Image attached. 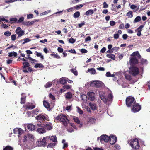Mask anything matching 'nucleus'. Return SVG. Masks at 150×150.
I'll list each match as a JSON object with an SVG mask.
<instances>
[{
	"instance_id": "e2e57ef3",
	"label": "nucleus",
	"mask_w": 150,
	"mask_h": 150,
	"mask_svg": "<svg viewBox=\"0 0 150 150\" xmlns=\"http://www.w3.org/2000/svg\"><path fill=\"white\" fill-rule=\"evenodd\" d=\"M8 18L7 16H0V21H4V18Z\"/></svg>"
},
{
	"instance_id": "2eb2a0df",
	"label": "nucleus",
	"mask_w": 150,
	"mask_h": 150,
	"mask_svg": "<svg viewBox=\"0 0 150 150\" xmlns=\"http://www.w3.org/2000/svg\"><path fill=\"white\" fill-rule=\"evenodd\" d=\"M88 96L89 100L93 101L95 99V94L93 92H89L88 93Z\"/></svg>"
},
{
	"instance_id": "bf43d9fd",
	"label": "nucleus",
	"mask_w": 150,
	"mask_h": 150,
	"mask_svg": "<svg viewBox=\"0 0 150 150\" xmlns=\"http://www.w3.org/2000/svg\"><path fill=\"white\" fill-rule=\"evenodd\" d=\"M114 149L115 150H120V147L119 145L116 144L114 146Z\"/></svg>"
},
{
	"instance_id": "c756f323",
	"label": "nucleus",
	"mask_w": 150,
	"mask_h": 150,
	"mask_svg": "<svg viewBox=\"0 0 150 150\" xmlns=\"http://www.w3.org/2000/svg\"><path fill=\"white\" fill-rule=\"evenodd\" d=\"M130 8L134 10V11L136 12L139 10V8L136 6L134 5H132L130 6Z\"/></svg>"
},
{
	"instance_id": "c03bdc74",
	"label": "nucleus",
	"mask_w": 150,
	"mask_h": 150,
	"mask_svg": "<svg viewBox=\"0 0 150 150\" xmlns=\"http://www.w3.org/2000/svg\"><path fill=\"white\" fill-rule=\"evenodd\" d=\"M73 119L74 120V122L78 124H79L80 121L79 118L76 117H74L73 118Z\"/></svg>"
},
{
	"instance_id": "864d4df0",
	"label": "nucleus",
	"mask_w": 150,
	"mask_h": 150,
	"mask_svg": "<svg viewBox=\"0 0 150 150\" xmlns=\"http://www.w3.org/2000/svg\"><path fill=\"white\" fill-rule=\"evenodd\" d=\"M76 41V40L73 38H70L69 40V42L71 43H74Z\"/></svg>"
},
{
	"instance_id": "680f3d73",
	"label": "nucleus",
	"mask_w": 150,
	"mask_h": 150,
	"mask_svg": "<svg viewBox=\"0 0 150 150\" xmlns=\"http://www.w3.org/2000/svg\"><path fill=\"white\" fill-rule=\"evenodd\" d=\"M33 15L32 14H30L27 15V18L30 19L33 18Z\"/></svg>"
},
{
	"instance_id": "37998d69",
	"label": "nucleus",
	"mask_w": 150,
	"mask_h": 150,
	"mask_svg": "<svg viewBox=\"0 0 150 150\" xmlns=\"http://www.w3.org/2000/svg\"><path fill=\"white\" fill-rule=\"evenodd\" d=\"M52 84V83L50 82H49L46 83L45 85V87L47 88L50 87Z\"/></svg>"
},
{
	"instance_id": "0e129e2a",
	"label": "nucleus",
	"mask_w": 150,
	"mask_h": 150,
	"mask_svg": "<svg viewBox=\"0 0 150 150\" xmlns=\"http://www.w3.org/2000/svg\"><path fill=\"white\" fill-rule=\"evenodd\" d=\"M11 39L13 41L15 40L16 39V36L14 34L12 35L11 36Z\"/></svg>"
},
{
	"instance_id": "393cba45",
	"label": "nucleus",
	"mask_w": 150,
	"mask_h": 150,
	"mask_svg": "<svg viewBox=\"0 0 150 150\" xmlns=\"http://www.w3.org/2000/svg\"><path fill=\"white\" fill-rule=\"evenodd\" d=\"M35 54L37 57H40L42 60H43L44 59V56L42 53L38 52L37 51H35Z\"/></svg>"
},
{
	"instance_id": "2f4dec72",
	"label": "nucleus",
	"mask_w": 150,
	"mask_h": 150,
	"mask_svg": "<svg viewBox=\"0 0 150 150\" xmlns=\"http://www.w3.org/2000/svg\"><path fill=\"white\" fill-rule=\"evenodd\" d=\"M87 72L92 74H95L96 73V70L93 68H91L88 69Z\"/></svg>"
},
{
	"instance_id": "5fc2aeb1",
	"label": "nucleus",
	"mask_w": 150,
	"mask_h": 150,
	"mask_svg": "<svg viewBox=\"0 0 150 150\" xmlns=\"http://www.w3.org/2000/svg\"><path fill=\"white\" fill-rule=\"evenodd\" d=\"M56 143H50L47 146V147H52L55 146Z\"/></svg>"
},
{
	"instance_id": "7c9ffc66",
	"label": "nucleus",
	"mask_w": 150,
	"mask_h": 150,
	"mask_svg": "<svg viewBox=\"0 0 150 150\" xmlns=\"http://www.w3.org/2000/svg\"><path fill=\"white\" fill-rule=\"evenodd\" d=\"M119 49L118 47H114L112 49L109 50V52L110 53L115 52H117Z\"/></svg>"
},
{
	"instance_id": "774afa93",
	"label": "nucleus",
	"mask_w": 150,
	"mask_h": 150,
	"mask_svg": "<svg viewBox=\"0 0 150 150\" xmlns=\"http://www.w3.org/2000/svg\"><path fill=\"white\" fill-rule=\"evenodd\" d=\"M144 25H141L137 29V30L140 31H141L142 30V28L144 27Z\"/></svg>"
},
{
	"instance_id": "e433bc0d",
	"label": "nucleus",
	"mask_w": 150,
	"mask_h": 150,
	"mask_svg": "<svg viewBox=\"0 0 150 150\" xmlns=\"http://www.w3.org/2000/svg\"><path fill=\"white\" fill-rule=\"evenodd\" d=\"M34 67L36 68H43L44 67V66L41 63H37L35 65Z\"/></svg>"
},
{
	"instance_id": "4be33fe9",
	"label": "nucleus",
	"mask_w": 150,
	"mask_h": 150,
	"mask_svg": "<svg viewBox=\"0 0 150 150\" xmlns=\"http://www.w3.org/2000/svg\"><path fill=\"white\" fill-rule=\"evenodd\" d=\"M27 128L29 130L33 131L35 129V127L34 125L30 124L28 125Z\"/></svg>"
},
{
	"instance_id": "0eeeda50",
	"label": "nucleus",
	"mask_w": 150,
	"mask_h": 150,
	"mask_svg": "<svg viewBox=\"0 0 150 150\" xmlns=\"http://www.w3.org/2000/svg\"><path fill=\"white\" fill-rule=\"evenodd\" d=\"M90 85L92 86L100 87L104 86L103 83L99 80L94 81L91 82Z\"/></svg>"
},
{
	"instance_id": "3c124183",
	"label": "nucleus",
	"mask_w": 150,
	"mask_h": 150,
	"mask_svg": "<svg viewBox=\"0 0 150 150\" xmlns=\"http://www.w3.org/2000/svg\"><path fill=\"white\" fill-rule=\"evenodd\" d=\"M10 20L12 23L15 22L17 21V19L16 18H10Z\"/></svg>"
},
{
	"instance_id": "69168bd1",
	"label": "nucleus",
	"mask_w": 150,
	"mask_h": 150,
	"mask_svg": "<svg viewBox=\"0 0 150 150\" xmlns=\"http://www.w3.org/2000/svg\"><path fill=\"white\" fill-rule=\"evenodd\" d=\"M66 110L68 111L69 112L71 110V106H67L66 108Z\"/></svg>"
},
{
	"instance_id": "4d7b16f0",
	"label": "nucleus",
	"mask_w": 150,
	"mask_h": 150,
	"mask_svg": "<svg viewBox=\"0 0 150 150\" xmlns=\"http://www.w3.org/2000/svg\"><path fill=\"white\" fill-rule=\"evenodd\" d=\"M11 34V32H10L9 31H6V32L4 33V35L6 36H10Z\"/></svg>"
},
{
	"instance_id": "f8f14e48",
	"label": "nucleus",
	"mask_w": 150,
	"mask_h": 150,
	"mask_svg": "<svg viewBox=\"0 0 150 150\" xmlns=\"http://www.w3.org/2000/svg\"><path fill=\"white\" fill-rule=\"evenodd\" d=\"M43 127L46 130H51L52 129V125L50 122H44Z\"/></svg>"
},
{
	"instance_id": "13d9d810",
	"label": "nucleus",
	"mask_w": 150,
	"mask_h": 150,
	"mask_svg": "<svg viewBox=\"0 0 150 150\" xmlns=\"http://www.w3.org/2000/svg\"><path fill=\"white\" fill-rule=\"evenodd\" d=\"M83 6V5L82 4H80V5H76L74 7H75V9H78L79 8H82Z\"/></svg>"
},
{
	"instance_id": "09e8293b",
	"label": "nucleus",
	"mask_w": 150,
	"mask_h": 150,
	"mask_svg": "<svg viewBox=\"0 0 150 150\" xmlns=\"http://www.w3.org/2000/svg\"><path fill=\"white\" fill-rule=\"evenodd\" d=\"M71 71L75 75H77L78 72L76 69H71Z\"/></svg>"
},
{
	"instance_id": "603ef678",
	"label": "nucleus",
	"mask_w": 150,
	"mask_h": 150,
	"mask_svg": "<svg viewBox=\"0 0 150 150\" xmlns=\"http://www.w3.org/2000/svg\"><path fill=\"white\" fill-rule=\"evenodd\" d=\"M76 108H77V112L79 114H82L83 113V111L79 107H77Z\"/></svg>"
},
{
	"instance_id": "412c9836",
	"label": "nucleus",
	"mask_w": 150,
	"mask_h": 150,
	"mask_svg": "<svg viewBox=\"0 0 150 150\" xmlns=\"http://www.w3.org/2000/svg\"><path fill=\"white\" fill-rule=\"evenodd\" d=\"M89 104V106L92 110H95L97 109V108L96 104L91 102Z\"/></svg>"
},
{
	"instance_id": "cd10ccee",
	"label": "nucleus",
	"mask_w": 150,
	"mask_h": 150,
	"mask_svg": "<svg viewBox=\"0 0 150 150\" xmlns=\"http://www.w3.org/2000/svg\"><path fill=\"white\" fill-rule=\"evenodd\" d=\"M49 138L50 139L52 142H54L55 143H56L57 142V138L55 136L48 137V139Z\"/></svg>"
},
{
	"instance_id": "72a5a7b5",
	"label": "nucleus",
	"mask_w": 150,
	"mask_h": 150,
	"mask_svg": "<svg viewBox=\"0 0 150 150\" xmlns=\"http://www.w3.org/2000/svg\"><path fill=\"white\" fill-rule=\"evenodd\" d=\"M28 140H30L33 141L34 140V137L31 134H27Z\"/></svg>"
},
{
	"instance_id": "a19ab883",
	"label": "nucleus",
	"mask_w": 150,
	"mask_h": 150,
	"mask_svg": "<svg viewBox=\"0 0 150 150\" xmlns=\"http://www.w3.org/2000/svg\"><path fill=\"white\" fill-rule=\"evenodd\" d=\"M33 24V22L31 21H27L24 23V24L27 26L32 25Z\"/></svg>"
},
{
	"instance_id": "c85d7f7f",
	"label": "nucleus",
	"mask_w": 150,
	"mask_h": 150,
	"mask_svg": "<svg viewBox=\"0 0 150 150\" xmlns=\"http://www.w3.org/2000/svg\"><path fill=\"white\" fill-rule=\"evenodd\" d=\"M94 13V11L92 9H90L87 11L85 13V14L87 16L90 15Z\"/></svg>"
},
{
	"instance_id": "39448f33",
	"label": "nucleus",
	"mask_w": 150,
	"mask_h": 150,
	"mask_svg": "<svg viewBox=\"0 0 150 150\" xmlns=\"http://www.w3.org/2000/svg\"><path fill=\"white\" fill-rule=\"evenodd\" d=\"M126 105L128 107L132 106L135 103V101L134 98L131 96L127 98L126 100Z\"/></svg>"
},
{
	"instance_id": "6ab92c4d",
	"label": "nucleus",
	"mask_w": 150,
	"mask_h": 150,
	"mask_svg": "<svg viewBox=\"0 0 150 150\" xmlns=\"http://www.w3.org/2000/svg\"><path fill=\"white\" fill-rule=\"evenodd\" d=\"M37 131L38 133L41 134H43L46 132V130L44 127L38 128Z\"/></svg>"
},
{
	"instance_id": "f3484780",
	"label": "nucleus",
	"mask_w": 150,
	"mask_h": 150,
	"mask_svg": "<svg viewBox=\"0 0 150 150\" xmlns=\"http://www.w3.org/2000/svg\"><path fill=\"white\" fill-rule=\"evenodd\" d=\"M71 88V86L70 85H65L63 86V87L60 90L61 93L65 91L66 90L69 89Z\"/></svg>"
},
{
	"instance_id": "de8ad7c7",
	"label": "nucleus",
	"mask_w": 150,
	"mask_h": 150,
	"mask_svg": "<svg viewBox=\"0 0 150 150\" xmlns=\"http://www.w3.org/2000/svg\"><path fill=\"white\" fill-rule=\"evenodd\" d=\"M50 55L54 58L59 59L60 58V57L57 54H52Z\"/></svg>"
},
{
	"instance_id": "ddd939ff",
	"label": "nucleus",
	"mask_w": 150,
	"mask_h": 150,
	"mask_svg": "<svg viewBox=\"0 0 150 150\" xmlns=\"http://www.w3.org/2000/svg\"><path fill=\"white\" fill-rule=\"evenodd\" d=\"M14 133L16 134H18L20 137L24 132L23 131L21 128H16L13 129Z\"/></svg>"
},
{
	"instance_id": "4468645a",
	"label": "nucleus",
	"mask_w": 150,
	"mask_h": 150,
	"mask_svg": "<svg viewBox=\"0 0 150 150\" xmlns=\"http://www.w3.org/2000/svg\"><path fill=\"white\" fill-rule=\"evenodd\" d=\"M110 144H114L117 141V137L115 136L111 135L109 137Z\"/></svg>"
},
{
	"instance_id": "79ce46f5",
	"label": "nucleus",
	"mask_w": 150,
	"mask_h": 150,
	"mask_svg": "<svg viewBox=\"0 0 150 150\" xmlns=\"http://www.w3.org/2000/svg\"><path fill=\"white\" fill-rule=\"evenodd\" d=\"M44 125V123H43L41 124V122H37L36 124V127H38V128L41 127H43Z\"/></svg>"
},
{
	"instance_id": "4c0bfd02",
	"label": "nucleus",
	"mask_w": 150,
	"mask_h": 150,
	"mask_svg": "<svg viewBox=\"0 0 150 150\" xmlns=\"http://www.w3.org/2000/svg\"><path fill=\"white\" fill-rule=\"evenodd\" d=\"M133 13L131 11H129L126 14V15L129 17L131 18L133 17Z\"/></svg>"
},
{
	"instance_id": "8fccbe9b",
	"label": "nucleus",
	"mask_w": 150,
	"mask_h": 150,
	"mask_svg": "<svg viewBox=\"0 0 150 150\" xmlns=\"http://www.w3.org/2000/svg\"><path fill=\"white\" fill-rule=\"evenodd\" d=\"M23 40H24V42H23L22 43V44H23V45L25 44L26 43L29 42L31 40H30L28 38H27L25 39H23Z\"/></svg>"
},
{
	"instance_id": "58836bf2",
	"label": "nucleus",
	"mask_w": 150,
	"mask_h": 150,
	"mask_svg": "<svg viewBox=\"0 0 150 150\" xmlns=\"http://www.w3.org/2000/svg\"><path fill=\"white\" fill-rule=\"evenodd\" d=\"M88 121L92 123H94L96 122V120L93 117H90Z\"/></svg>"
},
{
	"instance_id": "473e14b6",
	"label": "nucleus",
	"mask_w": 150,
	"mask_h": 150,
	"mask_svg": "<svg viewBox=\"0 0 150 150\" xmlns=\"http://www.w3.org/2000/svg\"><path fill=\"white\" fill-rule=\"evenodd\" d=\"M43 104L44 106L46 108H50V105L48 102L46 101H44L43 102Z\"/></svg>"
},
{
	"instance_id": "6e6552de",
	"label": "nucleus",
	"mask_w": 150,
	"mask_h": 150,
	"mask_svg": "<svg viewBox=\"0 0 150 150\" xmlns=\"http://www.w3.org/2000/svg\"><path fill=\"white\" fill-rule=\"evenodd\" d=\"M48 137H44L42 140L38 141L37 143L38 146H45L46 144V139H48Z\"/></svg>"
},
{
	"instance_id": "052dcab7",
	"label": "nucleus",
	"mask_w": 150,
	"mask_h": 150,
	"mask_svg": "<svg viewBox=\"0 0 150 150\" xmlns=\"http://www.w3.org/2000/svg\"><path fill=\"white\" fill-rule=\"evenodd\" d=\"M125 77L126 79L128 80H130L132 79L131 76L129 75L125 74Z\"/></svg>"
},
{
	"instance_id": "20e7f679",
	"label": "nucleus",
	"mask_w": 150,
	"mask_h": 150,
	"mask_svg": "<svg viewBox=\"0 0 150 150\" xmlns=\"http://www.w3.org/2000/svg\"><path fill=\"white\" fill-rule=\"evenodd\" d=\"M130 74L133 76H136L139 74V69L136 67H131L129 70Z\"/></svg>"
},
{
	"instance_id": "5701e85b",
	"label": "nucleus",
	"mask_w": 150,
	"mask_h": 150,
	"mask_svg": "<svg viewBox=\"0 0 150 150\" xmlns=\"http://www.w3.org/2000/svg\"><path fill=\"white\" fill-rule=\"evenodd\" d=\"M21 95L22 96L21 98V103L23 104L25 103V100L26 96L24 93H22Z\"/></svg>"
},
{
	"instance_id": "a211bd4d",
	"label": "nucleus",
	"mask_w": 150,
	"mask_h": 150,
	"mask_svg": "<svg viewBox=\"0 0 150 150\" xmlns=\"http://www.w3.org/2000/svg\"><path fill=\"white\" fill-rule=\"evenodd\" d=\"M26 107V109H32L35 107V106L33 105L31 103H28L27 104L25 105H23V107Z\"/></svg>"
},
{
	"instance_id": "a878e982",
	"label": "nucleus",
	"mask_w": 150,
	"mask_h": 150,
	"mask_svg": "<svg viewBox=\"0 0 150 150\" xmlns=\"http://www.w3.org/2000/svg\"><path fill=\"white\" fill-rule=\"evenodd\" d=\"M17 55V53L14 52H12L8 53V56L9 57H15Z\"/></svg>"
},
{
	"instance_id": "423d86ee",
	"label": "nucleus",
	"mask_w": 150,
	"mask_h": 150,
	"mask_svg": "<svg viewBox=\"0 0 150 150\" xmlns=\"http://www.w3.org/2000/svg\"><path fill=\"white\" fill-rule=\"evenodd\" d=\"M36 120L42 122L46 121H49V118L46 115H44L42 114H40L35 117Z\"/></svg>"
},
{
	"instance_id": "f704fd0d",
	"label": "nucleus",
	"mask_w": 150,
	"mask_h": 150,
	"mask_svg": "<svg viewBox=\"0 0 150 150\" xmlns=\"http://www.w3.org/2000/svg\"><path fill=\"white\" fill-rule=\"evenodd\" d=\"M108 57L111 58L113 60H115V55L112 54H108L107 55Z\"/></svg>"
},
{
	"instance_id": "7ed1b4c3",
	"label": "nucleus",
	"mask_w": 150,
	"mask_h": 150,
	"mask_svg": "<svg viewBox=\"0 0 150 150\" xmlns=\"http://www.w3.org/2000/svg\"><path fill=\"white\" fill-rule=\"evenodd\" d=\"M55 119L60 121L64 126L67 125L69 122V121L67 116L61 114L57 116Z\"/></svg>"
},
{
	"instance_id": "aec40b11",
	"label": "nucleus",
	"mask_w": 150,
	"mask_h": 150,
	"mask_svg": "<svg viewBox=\"0 0 150 150\" xmlns=\"http://www.w3.org/2000/svg\"><path fill=\"white\" fill-rule=\"evenodd\" d=\"M131 56L133 57H137L139 58H140L141 57V55L139 54L138 52L136 51L133 53L131 55Z\"/></svg>"
},
{
	"instance_id": "f03ea898",
	"label": "nucleus",
	"mask_w": 150,
	"mask_h": 150,
	"mask_svg": "<svg viewBox=\"0 0 150 150\" xmlns=\"http://www.w3.org/2000/svg\"><path fill=\"white\" fill-rule=\"evenodd\" d=\"M128 143L134 149H138L140 147L138 140L137 138L131 139L128 140Z\"/></svg>"
},
{
	"instance_id": "c9c22d12",
	"label": "nucleus",
	"mask_w": 150,
	"mask_h": 150,
	"mask_svg": "<svg viewBox=\"0 0 150 150\" xmlns=\"http://www.w3.org/2000/svg\"><path fill=\"white\" fill-rule=\"evenodd\" d=\"M80 15V12L79 11H77L74 13L73 15V17L74 18H76L79 17Z\"/></svg>"
},
{
	"instance_id": "338daca9",
	"label": "nucleus",
	"mask_w": 150,
	"mask_h": 150,
	"mask_svg": "<svg viewBox=\"0 0 150 150\" xmlns=\"http://www.w3.org/2000/svg\"><path fill=\"white\" fill-rule=\"evenodd\" d=\"M75 9V7H72L71 8H69L67 9V11L68 12H70L71 11H72Z\"/></svg>"
},
{
	"instance_id": "49530a36",
	"label": "nucleus",
	"mask_w": 150,
	"mask_h": 150,
	"mask_svg": "<svg viewBox=\"0 0 150 150\" xmlns=\"http://www.w3.org/2000/svg\"><path fill=\"white\" fill-rule=\"evenodd\" d=\"M3 150H13V148L9 146H7L4 148Z\"/></svg>"
},
{
	"instance_id": "dca6fc26",
	"label": "nucleus",
	"mask_w": 150,
	"mask_h": 150,
	"mask_svg": "<svg viewBox=\"0 0 150 150\" xmlns=\"http://www.w3.org/2000/svg\"><path fill=\"white\" fill-rule=\"evenodd\" d=\"M129 62L131 65L135 64L138 63V61L136 57H132L130 58Z\"/></svg>"
},
{
	"instance_id": "ea45409f",
	"label": "nucleus",
	"mask_w": 150,
	"mask_h": 150,
	"mask_svg": "<svg viewBox=\"0 0 150 150\" xmlns=\"http://www.w3.org/2000/svg\"><path fill=\"white\" fill-rule=\"evenodd\" d=\"M141 19V18L140 16H137L135 18L134 20V23H135L139 22L140 21Z\"/></svg>"
},
{
	"instance_id": "9d476101",
	"label": "nucleus",
	"mask_w": 150,
	"mask_h": 150,
	"mask_svg": "<svg viewBox=\"0 0 150 150\" xmlns=\"http://www.w3.org/2000/svg\"><path fill=\"white\" fill-rule=\"evenodd\" d=\"M100 139V140L102 143H103V142H108L109 140V137L106 135H102L100 137L98 138V140Z\"/></svg>"
},
{
	"instance_id": "9b49d317",
	"label": "nucleus",
	"mask_w": 150,
	"mask_h": 150,
	"mask_svg": "<svg viewBox=\"0 0 150 150\" xmlns=\"http://www.w3.org/2000/svg\"><path fill=\"white\" fill-rule=\"evenodd\" d=\"M16 33L18 35V37H20L24 34L25 31L24 30H22L20 27H18L15 31Z\"/></svg>"
},
{
	"instance_id": "6e6d98bb",
	"label": "nucleus",
	"mask_w": 150,
	"mask_h": 150,
	"mask_svg": "<svg viewBox=\"0 0 150 150\" xmlns=\"http://www.w3.org/2000/svg\"><path fill=\"white\" fill-rule=\"evenodd\" d=\"M147 61L146 59H141L140 63L142 64H145L147 63Z\"/></svg>"
},
{
	"instance_id": "1a4fd4ad",
	"label": "nucleus",
	"mask_w": 150,
	"mask_h": 150,
	"mask_svg": "<svg viewBox=\"0 0 150 150\" xmlns=\"http://www.w3.org/2000/svg\"><path fill=\"white\" fill-rule=\"evenodd\" d=\"M132 106L133 108L131 109V110L132 112L134 113L139 111L141 108V106L138 103H136Z\"/></svg>"
},
{
	"instance_id": "a18cd8bd",
	"label": "nucleus",
	"mask_w": 150,
	"mask_h": 150,
	"mask_svg": "<svg viewBox=\"0 0 150 150\" xmlns=\"http://www.w3.org/2000/svg\"><path fill=\"white\" fill-rule=\"evenodd\" d=\"M23 68H25L29 66V64L27 62H25L23 63Z\"/></svg>"
},
{
	"instance_id": "b1692460",
	"label": "nucleus",
	"mask_w": 150,
	"mask_h": 150,
	"mask_svg": "<svg viewBox=\"0 0 150 150\" xmlns=\"http://www.w3.org/2000/svg\"><path fill=\"white\" fill-rule=\"evenodd\" d=\"M67 79L64 77H62L59 79V82L60 83L64 84L67 82Z\"/></svg>"
},
{
	"instance_id": "bb28decb",
	"label": "nucleus",
	"mask_w": 150,
	"mask_h": 150,
	"mask_svg": "<svg viewBox=\"0 0 150 150\" xmlns=\"http://www.w3.org/2000/svg\"><path fill=\"white\" fill-rule=\"evenodd\" d=\"M72 93L69 92L65 94V98L66 99H70L72 98Z\"/></svg>"
},
{
	"instance_id": "f257e3e1",
	"label": "nucleus",
	"mask_w": 150,
	"mask_h": 150,
	"mask_svg": "<svg viewBox=\"0 0 150 150\" xmlns=\"http://www.w3.org/2000/svg\"><path fill=\"white\" fill-rule=\"evenodd\" d=\"M99 95L100 98L105 103L109 105L111 103L113 98V96L111 92H110L108 96H105V93L102 91L99 92Z\"/></svg>"
}]
</instances>
